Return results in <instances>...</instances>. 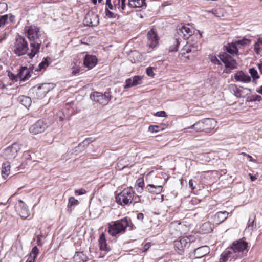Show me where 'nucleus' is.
I'll list each match as a JSON object with an SVG mask.
<instances>
[{
    "label": "nucleus",
    "instance_id": "obj_50",
    "mask_svg": "<svg viewBox=\"0 0 262 262\" xmlns=\"http://www.w3.org/2000/svg\"><path fill=\"white\" fill-rule=\"evenodd\" d=\"M137 186L139 188H141V190L142 189L143 186L144 185V181L143 179H138L136 182Z\"/></svg>",
    "mask_w": 262,
    "mask_h": 262
},
{
    "label": "nucleus",
    "instance_id": "obj_26",
    "mask_svg": "<svg viewBox=\"0 0 262 262\" xmlns=\"http://www.w3.org/2000/svg\"><path fill=\"white\" fill-rule=\"evenodd\" d=\"M130 165L129 158L127 157L121 159L117 164L116 168L119 170H122L124 168L128 167Z\"/></svg>",
    "mask_w": 262,
    "mask_h": 262
},
{
    "label": "nucleus",
    "instance_id": "obj_22",
    "mask_svg": "<svg viewBox=\"0 0 262 262\" xmlns=\"http://www.w3.org/2000/svg\"><path fill=\"white\" fill-rule=\"evenodd\" d=\"M50 90L49 84L43 83L38 88L36 94L38 97L42 98L50 91Z\"/></svg>",
    "mask_w": 262,
    "mask_h": 262
},
{
    "label": "nucleus",
    "instance_id": "obj_48",
    "mask_svg": "<svg viewBox=\"0 0 262 262\" xmlns=\"http://www.w3.org/2000/svg\"><path fill=\"white\" fill-rule=\"evenodd\" d=\"M93 142L91 138H88L85 139L82 142L79 144V146L86 147L88 145Z\"/></svg>",
    "mask_w": 262,
    "mask_h": 262
},
{
    "label": "nucleus",
    "instance_id": "obj_40",
    "mask_svg": "<svg viewBox=\"0 0 262 262\" xmlns=\"http://www.w3.org/2000/svg\"><path fill=\"white\" fill-rule=\"evenodd\" d=\"M254 51L257 54H259L262 50V38H259L254 45Z\"/></svg>",
    "mask_w": 262,
    "mask_h": 262
},
{
    "label": "nucleus",
    "instance_id": "obj_36",
    "mask_svg": "<svg viewBox=\"0 0 262 262\" xmlns=\"http://www.w3.org/2000/svg\"><path fill=\"white\" fill-rule=\"evenodd\" d=\"M234 42L238 48L249 45L251 43V40L244 38L241 40H236Z\"/></svg>",
    "mask_w": 262,
    "mask_h": 262
},
{
    "label": "nucleus",
    "instance_id": "obj_51",
    "mask_svg": "<svg viewBox=\"0 0 262 262\" xmlns=\"http://www.w3.org/2000/svg\"><path fill=\"white\" fill-rule=\"evenodd\" d=\"M86 191L85 189L81 188L80 189H77L75 190V194L76 195H82L86 193Z\"/></svg>",
    "mask_w": 262,
    "mask_h": 262
},
{
    "label": "nucleus",
    "instance_id": "obj_61",
    "mask_svg": "<svg viewBox=\"0 0 262 262\" xmlns=\"http://www.w3.org/2000/svg\"><path fill=\"white\" fill-rule=\"evenodd\" d=\"M257 65L260 72L262 73V61H260V63H258Z\"/></svg>",
    "mask_w": 262,
    "mask_h": 262
},
{
    "label": "nucleus",
    "instance_id": "obj_39",
    "mask_svg": "<svg viewBox=\"0 0 262 262\" xmlns=\"http://www.w3.org/2000/svg\"><path fill=\"white\" fill-rule=\"evenodd\" d=\"M254 216H250L249 219V221L248 222L247 228L250 230H252L254 229H255L256 227V224L255 222Z\"/></svg>",
    "mask_w": 262,
    "mask_h": 262
},
{
    "label": "nucleus",
    "instance_id": "obj_64",
    "mask_svg": "<svg viewBox=\"0 0 262 262\" xmlns=\"http://www.w3.org/2000/svg\"><path fill=\"white\" fill-rule=\"evenodd\" d=\"M256 92L262 94V85L259 89L256 90Z\"/></svg>",
    "mask_w": 262,
    "mask_h": 262
},
{
    "label": "nucleus",
    "instance_id": "obj_55",
    "mask_svg": "<svg viewBox=\"0 0 262 262\" xmlns=\"http://www.w3.org/2000/svg\"><path fill=\"white\" fill-rule=\"evenodd\" d=\"M137 219L138 220L142 221L144 219V214L142 213H139L137 216Z\"/></svg>",
    "mask_w": 262,
    "mask_h": 262
},
{
    "label": "nucleus",
    "instance_id": "obj_1",
    "mask_svg": "<svg viewBox=\"0 0 262 262\" xmlns=\"http://www.w3.org/2000/svg\"><path fill=\"white\" fill-rule=\"evenodd\" d=\"M27 36L30 41L31 50L28 53L30 59L39 52L41 40L40 39L39 29L35 26H31L27 30Z\"/></svg>",
    "mask_w": 262,
    "mask_h": 262
},
{
    "label": "nucleus",
    "instance_id": "obj_52",
    "mask_svg": "<svg viewBox=\"0 0 262 262\" xmlns=\"http://www.w3.org/2000/svg\"><path fill=\"white\" fill-rule=\"evenodd\" d=\"M159 126L157 125L154 126H149L148 129L150 132L152 133H157L159 131L158 130Z\"/></svg>",
    "mask_w": 262,
    "mask_h": 262
},
{
    "label": "nucleus",
    "instance_id": "obj_60",
    "mask_svg": "<svg viewBox=\"0 0 262 262\" xmlns=\"http://www.w3.org/2000/svg\"><path fill=\"white\" fill-rule=\"evenodd\" d=\"M42 237V235H38L37 236V243L38 245H41V237Z\"/></svg>",
    "mask_w": 262,
    "mask_h": 262
},
{
    "label": "nucleus",
    "instance_id": "obj_4",
    "mask_svg": "<svg viewBox=\"0 0 262 262\" xmlns=\"http://www.w3.org/2000/svg\"><path fill=\"white\" fill-rule=\"evenodd\" d=\"M134 198V191L132 188L124 189L116 196V200L118 204L125 206L132 203Z\"/></svg>",
    "mask_w": 262,
    "mask_h": 262
},
{
    "label": "nucleus",
    "instance_id": "obj_30",
    "mask_svg": "<svg viewBox=\"0 0 262 262\" xmlns=\"http://www.w3.org/2000/svg\"><path fill=\"white\" fill-rule=\"evenodd\" d=\"M225 48L226 51L232 55H236L238 52V49L234 41L231 43H228L225 47Z\"/></svg>",
    "mask_w": 262,
    "mask_h": 262
},
{
    "label": "nucleus",
    "instance_id": "obj_33",
    "mask_svg": "<svg viewBox=\"0 0 262 262\" xmlns=\"http://www.w3.org/2000/svg\"><path fill=\"white\" fill-rule=\"evenodd\" d=\"M201 228L202 231H204V233H209L213 230L214 225L209 222H205L203 224Z\"/></svg>",
    "mask_w": 262,
    "mask_h": 262
},
{
    "label": "nucleus",
    "instance_id": "obj_44",
    "mask_svg": "<svg viewBox=\"0 0 262 262\" xmlns=\"http://www.w3.org/2000/svg\"><path fill=\"white\" fill-rule=\"evenodd\" d=\"M249 72L252 77L253 80L255 79H257L259 78V76L258 74V72L256 70H255L254 68H250L249 70Z\"/></svg>",
    "mask_w": 262,
    "mask_h": 262
},
{
    "label": "nucleus",
    "instance_id": "obj_34",
    "mask_svg": "<svg viewBox=\"0 0 262 262\" xmlns=\"http://www.w3.org/2000/svg\"><path fill=\"white\" fill-rule=\"evenodd\" d=\"M19 101L26 107H29L31 104V99L29 97L22 96L19 97Z\"/></svg>",
    "mask_w": 262,
    "mask_h": 262
},
{
    "label": "nucleus",
    "instance_id": "obj_45",
    "mask_svg": "<svg viewBox=\"0 0 262 262\" xmlns=\"http://www.w3.org/2000/svg\"><path fill=\"white\" fill-rule=\"evenodd\" d=\"M105 17L107 18H115L117 16V14L110 11L108 8L105 9Z\"/></svg>",
    "mask_w": 262,
    "mask_h": 262
},
{
    "label": "nucleus",
    "instance_id": "obj_12",
    "mask_svg": "<svg viewBox=\"0 0 262 262\" xmlns=\"http://www.w3.org/2000/svg\"><path fill=\"white\" fill-rule=\"evenodd\" d=\"M15 210L19 216L26 219L29 216L30 212L25 203L21 200H18L15 204Z\"/></svg>",
    "mask_w": 262,
    "mask_h": 262
},
{
    "label": "nucleus",
    "instance_id": "obj_2",
    "mask_svg": "<svg viewBox=\"0 0 262 262\" xmlns=\"http://www.w3.org/2000/svg\"><path fill=\"white\" fill-rule=\"evenodd\" d=\"M134 227V225L125 217L114 222L113 224H109L107 231L112 236L116 237L120 234L124 233L127 227H129V230H132Z\"/></svg>",
    "mask_w": 262,
    "mask_h": 262
},
{
    "label": "nucleus",
    "instance_id": "obj_49",
    "mask_svg": "<svg viewBox=\"0 0 262 262\" xmlns=\"http://www.w3.org/2000/svg\"><path fill=\"white\" fill-rule=\"evenodd\" d=\"M154 68L153 67H148L146 70V74L148 76H150L151 77H154L155 76V73L154 72Z\"/></svg>",
    "mask_w": 262,
    "mask_h": 262
},
{
    "label": "nucleus",
    "instance_id": "obj_35",
    "mask_svg": "<svg viewBox=\"0 0 262 262\" xmlns=\"http://www.w3.org/2000/svg\"><path fill=\"white\" fill-rule=\"evenodd\" d=\"M182 226V225L181 224V222L179 221H175L172 222L169 224V227L171 230H175L179 232L181 231Z\"/></svg>",
    "mask_w": 262,
    "mask_h": 262
},
{
    "label": "nucleus",
    "instance_id": "obj_20",
    "mask_svg": "<svg viewBox=\"0 0 262 262\" xmlns=\"http://www.w3.org/2000/svg\"><path fill=\"white\" fill-rule=\"evenodd\" d=\"M230 89L233 94L236 96V97H244L245 95V93L244 92V90H247L249 92H251V89L249 88H245L243 89H241L238 88L236 85H231L230 86ZM248 93L245 94V95H248Z\"/></svg>",
    "mask_w": 262,
    "mask_h": 262
},
{
    "label": "nucleus",
    "instance_id": "obj_57",
    "mask_svg": "<svg viewBox=\"0 0 262 262\" xmlns=\"http://www.w3.org/2000/svg\"><path fill=\"white\" fill-rule=\"evenodd\" d=\"M106 5L107 6L106 8H108V10H113V9L114 6L111 2L106 3Z\"/></svg>",
    "mask_w": 262,
    "mask_h": 262
},
{
    "label": "nucleus",
    "instance_id": "obj_43",
    "mask_svg": "<svg viewBox=\"0 0 262 262\" xmlns=\"http://www.w3.org/2000/svg\"><path fill=\"white\" fill-rule=\"evenodd\" d=\"M180 44L179 39L177 38L174 40V42L173 45L170 46L169 48V52H176L178 50V48L179 47V45Z\"/></svg>",
    "mask_w": 262,
    "mask_h": 262
},
{
    "label": "nucleus",
    "instance_id": "obj_62",
    "mask_svg": "<svg viewBox=\"0 0 262 262\" xmlns=\"http://www.w3.org/2000/svg\"><path fill=\"white\" fill-rule=\"evenodd\" d=\"M150 243H147L145 245H144V249L145 250H147V249H148L149 248V247H150Z\"/></svg>",
    "mask_w": 262,
    "mask_h": 262
},
{
    "label": "nucleus",
    "instance_id": "obj_47",
    "mask_svg": "<svg viewBox=\"0 0 262 262\" xmlns=\"http://www.w3.org/2000/svg\"><path fill=\"white\" fill-rule=\"evenodd\" d=\"M38 253H39L38 248L37 247V246H34L31 250V252L30 253V256L33 255V258H32L35 260V258H36Z\"/></svg>",
    "mask_w": 262,
    "mask_h": 262
},
{
    "label": "nucleus",
    "instance_id": "obj_18",
    "mask_svg": "<svg viewBox=\"0 0 262 262\" xmlns=\"http://www.w3.org/2000/svg\"><path fill=\"white\" fill-rule=\"evenodd\" d=\"M204 132L209 133L216 126V122L214 119L205 118L202 119Z\"/></svg>",
    "mask_w": 262,
    "mask_h": 262
},
{
    "label": "nucleus",
    "instance_id": "obj_29",
    "mask_svg": "<svg viewBox=\"0 0 262 262\" xmlns=\"http://www.w3.org/2000/svg\"><path fill=\"white\" fill-rule=\"evenodd\" d=\"M10 163L8 161L4 162L2 167V175L3 178L6 179L10 173Z\"/></svg>",
    "mask_w": 262,
    "mask_h": 262
},
{
    "label": "nucleus",
    "instance_id": "obj_25",
    "mask_svg": "<svg viewBox=\"0 0 262 262\" xmlns=\"http://www.w3.org/2000/svg\"><path fill=\"white\" fill-rule=\"evenodd\" d=\"M99 245L100 247V250L104 252H108L110 251V247L106 244V240L105 238V234L102 233L99 239Z\"/></svg>",
    "mask_w": 262,
    "mask_h": 262
},
{
    "label": "nucleus",
    "instance_id": "obj_41",
    "mask_svg": "<svg viewBox=\"0 0 262 262\" xmlns=\"http://www.w3.org/2000/svg\"><path fill=\"white\" fill-rule=\"evenodd\" d=\"M78 201L75 199L73 196H71L69 199V202L68 204V210L70 209L72 206L77 205L78 204Z\"/></svg>",
    "mask_w": 262,
    "mask_h": 262
},
{
    "label": "nucleus",
    "instance_id": "obj_21",
    "mask_svg": "<svg viewBox=\"0 0 262 262\" xmlns=\"http://www.w3.org/2000/svg\"><path fill=\"white\" fill-rule=\"evenodd\" d=\"M209 252V248L207 246L198 248L194 250V255L196 258H200Z\"/></svg>",
    "mask_w": 262,
    "mask_h": 262
},
{
    "label": "nucleus",
    "instance_id": "obj_63",
    "mask_svg": "<svg viewBox=\"0 0 262 262\" xmlns=\"http://www.w3.org/2000/svg\"><path fill=\"white\" fill-rule=\"evenodd\" d=\"M8 75H9L10 78L11 79H14L15 78V76L12 73H9L8 74Z\"/></svg>",
    "mask_w": 262,
    "mask_h": 262
},
{
    "label": "nucleus",
    "instance_id": "obj_9",
    "mask_svg": "<svg viewBox=\"0 0 262 262\" xmlns=\"http://www.w3.org/2000/svg\"><path fill=\"white\" fill-rule=\"evenodd\" d=\"M198 51V47L192 44L186 45L182 50L181 52L179 54V56L184 57L187 59H190L191 56L195 55L196 52Z\"/></svg>",
    "mask_w": 262,
    "mask_h": 262
},
{
    "label": "nucleus",
    "instance_id": "obj_27",
    "mask_svg": "<svg viewBox=\"0 0 262 262\" xmlns=\"http://www.w3.org/2000/svg\"><path fill=\"white\" fill-rule=\"evenodd\" d=\"M228 213L226 211L224 212H217L214 217V222L219 224L225 221L227 217Z\"/></svg>",
    "mask_w": 262,
    "mask_h": 262
},
{
    "label": "nucleus",
    "instance_id": "obj_6",
    "mask_svg": "<svg viewBox=\"0 0 262 262\" xmlns=\"http://www.w3.org/2000/svg\"><path fill=\"white\" fill-rule=\"evenodd\" d=\"M22 145L19 142H15L4 149L3 156L5 159H13L17 155L20 150Z\"/></svg>",
    "mask_w": 262,
    "mask_h": 262
},
{
    "label": "nucleus",
    "instance_id": "obj_15",
    "mask_svg": "<svg viewBox=\"0 0 262 262\" xmlns=\"http://www.w3.org/2000/svg\"><path fill=\"white\" fill-rule=\"evenodd\" d=\"M190 239L187 237H184L181 238L180 240H176L174 241V246L176 250L179 251V254H181L186 246L189 244Z\"/></svg>",
    "mask_w": 262,
    "mask_h": 262
},
{
    "label": "nucleus",
    "instance_id": "obj_56",
    "mask_svg": "<svg viewBox=\"0 0 262 262\" xmlns=\"http://www.w3.org/2000/svg\"><path fill=\"white\" fill-rule=\"evenodd\" d=\"M188 184H189V187H190L192 190H194V189L195 188V186H194V185H193V181H192V180H189V183H188Z\"/></svg>",
    "mask_w": 262,
    "mask_h": 262
},
{
    "label": "nucleus",
    "instance_id": "obj_37",
    "mask_svg": "<svg viewBox=\"0 0 262 262\" xmlns=\"http://www.w3.org/2000/svg\"><path fill=\"white\" fill-rule=\"evenodd\" d=\"M51 59L49 57H47L44 60L41 62L39 65L38 68L36 69V71L41 70V69H45L48 67L50 64V61Z\"/></svg>",
    "mask_w": 262,
    "mask_h": 262
},
{
    "label": "nucleus",
    "instance_id": "obj_17",
    "mask_svg": "<svg viewBox=\"0 0 262 262\" xmlns=\"http://www.w3.org/2000/svg\"><path fill=\"white\" fill-rule=\"evenodd\" d=\"M184 130L185 132L190 133L204 132L202 120H200L195 123L193 125L189 126L187 128H185Z\"/></svg>",
    "mask_w": 262,
    "mask_h": 262
},
{
    "label": "nucleus",
    "instance_id": "obj_23",
    "mask_svg": "<svg viewBox=\"0 0 262 262\" xmlns=\"http://www.w3.org/2000/svg\"><path fill=\"white\" fill-rule=\"evenodd\" d=\"M17 76L21 80L25 81L30 77L31 74L29 70L26 67H23L19 69Z\"/></svg>",
    "mask_w": 262,
    "mask_h": 262
},
{
    "label": "nucleus",
    "instance_id": "obj_19",
    "mask_svg": "<svg viewBox=\"0 0 262 262\" xmlns=\"http://www.w3.org/2000/svg\"><path fill=\"white\" fill-rule=\"evenodd\" d=\"M84 65L88 69H92L97 63V59L95 56L86 54L84 58Z\"/></svg>",
    "mask_w": 262,
    "mask_h": 262
},
{
    "label": "nucleus",
    "instance_id": "obj_24",
    "mask_svg": "<svg viewBox=\"0 0 262 262\" xmlns=\"http://www.w3.org/2000/svg\"><path fill=\"white\" fill-rule=\"evenodd\" d=\"M234 79L237 81L244 83H248L251 81V77L249 75H246L242 71L236 73L234 75Z\"/></svg>",
    "mask_w": 262,
    "mask_h": 262
},
{
    "label": "nucleus",
    "instance_id": "obj_32",
    "mask_svg": "<svg viewBox=\"0 0 262 262\" xmlns=\"http://www.w3.org/2000/svg\"><path fill=\"white\" fill-rule=\"evenodd\" d=\"M229 257L235 258L233 252L230 249H227L221 255L220 262H226Z\"/></svg>",
    "mask_w": 262,
    "mask_h": 262
},
{
    "label": "nucleus",
    "instance_id": "obj_11",
    "mask_svg": "<svg viewBox=\"0 0 262 262\" xmlns=\"http://www.w3.org/2000/svg\"><path fill=\"white\" fill-rule=\"evenodd\" d=\"M220 59L225 64V67L234 69L237 68V62L231 56L228 55L226 53L219 55Z\"/></svg>",
    "mask_w": 262,
    "mask_h": 262
},
{
    "label": "nucleus",
    "instance_id": "obj_5",
    "mask_svg": "<svg viewBox=\"0 0 262 262\" xmlns=\"http://www.w3.org/2000/svg\"><path fill=\"white\" fill-rule=\"evenodd\" d=\"M247 247V243L242 239H239L233 243L230 250L233 252L235 258H238L243 257V252L246 250Z\"/></svg>",
    "mask_w": 262,
    "mask_h": 262
},
{
    "label": "nucleus",
    "instance_id": "obj_10",
    "mask_svg": "<svg viewBox=\"0 0 262 262\" xmlns=\"http://www.w3.org/2000/svg\"><path fill=\"white\" fill-rule=\"evenodd\" d=\"M47 127V123L42 120H39L31 126L29 131L31 133L36 135L43 132Z\"/></svg>",
    "mask_w": 262,
    "mask_h": 262
},
{
    "label": "nucleus",
    "instance_id": "obj_38",
    "mask_svg": "<svg viewBox=\"0 0 262 262\" xmlns=\"http://www.w3.org/2000/svg\"><path fill=\"white\" fill-rule=\"evenodd\" d=\"M74 259L77 262L84 261L86 259V257L84 255L83 252H76L74 256Z\"/></svg>",
    "mask_w": 262,
    "mask_h": 262
},
{
    "label": "nucleus",
    "instance_id": "obj_8",
    "mask_svg": "<svg viewBox=\"0 0 262 262\" xmlns=\"http://www.w3.org/2000/svg\"><path fill=\"white\" fill-rule=\"evenodd\" d=\"M90 98L93 101L98 102L102 105H106L110 100L111 97L108 93L102 94L94 92L90 95Z\"/></svg>",
    "mask_w": 262,
    "mask_h": 262
},
{
    "label": "nucleus",
    "instance_id": "obj_31",
    "mask_svg": "<svg viewBox=\"0 0 262 262\" xmlns=\"http://www.w3.org/2000/svg\"><path fill=\"white\" fill-rule=\"evenodd\" d=\"M145 0H128V6L132 8H141L146 6Z\"/></svg>",
    "mask_w": 262,
    "mask_h": 262
},
{
    "label": "nucleus",
    "instance_id": "obj_53",
    "mask_svg": "<svg viewBox=\"0 0 262 262\" xmlns=\"http://www.w3.org/2000/svg\"><path fill=\"white\" fill-rule=\"evenodd\" d=\"M155 116L158 117H165L166 116V114L165 111H161L156 112Z\"/></svg>",
    "mask_w": 262,
    "mask_h": 262
},
{
    "label": "nucleus",
    "instance_id": "obj_28",
    "mask_svg": "<svg viewBox=\"0 0 262 262\" xmlns=\"http://www.w3.org/2000/svg\"><path fill=\"white\" fill-rule=\"evenodd\" d=\"M145 189L146 191L150 193L154 194H159L162 191L163 187L161 185L149 184L146 187Z\"/></svg>",
    "mask_w": 262,
    "mask_h": 262
},
{
    "label": "nucleus",
    "instance_id": "obj_16",
    "mask_svg": "<svg viewBox=\"0 0 262 262\" xmlns=\"http://www.w3.org/2000/svg\"><path fill=\"white\" fill-rule=\"evenodd\" d=\"M143 76H135L132 78H128L126 80V84L124 86V89H128L130 87L135 86L142 84Z\"/></svg>",
    "mask_w": 262,
    "mask_h": 262
},
{
    "label": "nucleus",
    "instance_id": "obj_3",
    "mask_svg": "<svg viewBox=\"0 0 262 262\" xmlns=\"http://www.w3.org/2000/svg\"><path fill=\"white\" fill-rule=\"evenodd\" d=\"M28 50V43L26 38L21 35H17L14 45V53L17 56H21L26 54Z\"/></svg>",
    "mask_w": 262,
    "mask_h": 262
},
{
    "label": "nucleus",
    "instance_id": "obj_59",
    "mask_svg": "<svg viewBox=\"0 0 262 262\" xmlns=\"http://www.w3.org/2000/svg\"><path fill=\"white\" fill-rule=\"evenodd\" d=\"M79 72V69L78 68H74L72 70V73L74 74L78 73Z\"/></svg>",
    "mask_w": 262,
    "mask_h": 262
},
{
    "label": "nucleus",
    "instance_id": "obj_7",
    "mask_svg": "<svg viewBox=\"0 0 262 262\" xmlns=\"http://www.w3.org/2000/svg\"><path fill=\"white\" fill-rule=\"evenodd\" d=\"M177 34L179 39L183 38L188 39L193 34V28L189 24L184 25L177 29Z\"/></svg>",
    "mask_w": 262,
    "mask_h": 262
},
{
    "label": "nucleus",
    "instance_id": "obj_58",
    "mask_svg": "<svg viewBox=\"0 0 262 262\" xmlns=\"http://www.w3.org/2000/svg\"><path fill=\"white\" fill-rule=\"evenodd\" d=\"M212 13L216 17H220V15L218 13V10L216 9H212L211 10Z\"/></svg>",
    "mask_w": 262,
    "mask_h": 262
},
{
    "label": "nucleus",
    "instance_id": "obj_42",
    "mask_svg": "<svg viewBox=\"0 0 262 262\" xmlns=\"http://www.w3.org/2000/svg\"><path fill=\"white\" fill-rule=\"evenodd\" d=\"M261 97L258 95H253L250 96H248L247 98V102H255V101H260L261 99Z\"/></svg>",
    "mask_w": 262,
    "mask_h": 262
},
{
    "label": "nucleus",
    "instance_id": "obj_14",
    "mask_svg": "<svg viewBox=\"0 0 262 262\" xmlns=\"http://www.w3.org/2000/svg\"><path fill=\"white\" fill-rule=\"evenodd\" d=\"M159 38L157 33L153 29L147 33V46L150 48L156 47L158 44Z\"/></svg>",
    "mask_w": 262,
    "mask_h": 262
},
{
    "label": "nucleus",
    "instance_id": "obj_54",
    "mask_svg": "<svg viewBox=\"0 0 262 262\" xmlns=\"http://www.w3.org/2000/svg\"><path fill=\"white\" fill-rule=\"evenodd\" d=\"M211 62L214 64H219V61L216 57H212L211 58Z\"/></svg>",
    "mask_w": 262,
    "mask_h": 262
},
{
    "label": "nucleus",
    "instance_id": "obj_46",
    "mask_svg": "<svg viewBox=\"0 0 262 262\" xmlns=\"http://www.w3.org/2000/svg\"><path fill=\"white\" fill-rule=\"evenodd\" d=\"M8 19V15L6 14L0 17V28L4 27Z\"/></svg>",
    "mask_w": 262,
    "mask_h": 262
},
{
    "label": "nucleus",
    "instance_id": "obj_13",
    "mask_svg": "<svg viewBox=\"0 0 262 262\" xmlns=\"http://www.w3.org/2000/svg\"><path fill=\"white\" fill-rule=\"evenodd\" d=\"M84 22L87 26H96L99 22V16L93 12H88L85 17Z\"/></svg>",
    "mask_w": 262,
    "mask_h": 262
}]
</instances>
